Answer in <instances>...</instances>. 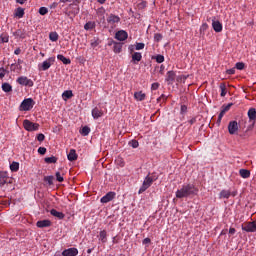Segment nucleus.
Listing matches in <instances>:
<instances>
[{
	"label": "nucleus",
	"instance_id": "1",
	"mask_svg": "<svg viewBox=\"0 0 256 256\" xmlns=\"http://www.w3.org/2000/svg\"><path fill=\"white\" fill-rule=\"evenodd\" d=\"M199 193V190L193 184H184L180 189L176 191L177 199H185L187 197H193Z\"/></svg>",
	"mask_w": 256,
	"mask_h": 256
},
{
	"label": "nucleus",
	"instance_id": "2",
	"mask_svg": "<svg viewBox=\"0 0 256 256\" xmlns=\"http://www.w3.org/2000/svg\"><path fill=\"white\" fill-rule=\"evenodd\" d=\"M154 181H157V177L147 175L143 181L142 186L140 187V189L138 191L139 195H141V193H145V190L149 189V187H151V185H153Z\"/></svg>",
	"mask_w": 256,
	"mask_h": 256
},
{
	"label": "nucleus",
	"instance_id": "3",
	"mask_svg": "<svg viewBox=\"0 0 256 256\" xmlns=\"http://www.w3.org/2000/svg\"><path fill=\"white\" fill-rule=\"evenodd\" d=\"M35 105V101L32 98L24 99L20 105V111H31Z\"/></svg>",
	"mask_w": 256,
	"mask_h": 256
},
{
	"label": "nucleus",
	"instance_id": "4",
	"mask_svg": "<svg viewBox=\"0 0 256 256\" xmlns=\"http://www.w3.org/2000/svg\"><path fill=\"white\" fill-rule=\"evenodd\" d=\"M23 127L26 131H39V124L33 123L28 119L23 121Z\"/></svg>",
	"mask_w": 256,
	"mask_h": 256
},
{
	"label": "nucleus",
	"instance_id": "5",
	"mask_svg": "<svg viewBox=\"0 0 256 256\" xmlns=\"http://www.w3.org/2000/svg\"><path fill=\"white\" fill-rule=\"evenodd\" d=\"M242 231H246V233H255L256 221L246 222L242 224Z\"/></svg>",
	"mask_w": 256,
	"mask_h": 256
},
{
	"label": "nucleus",
	"instance_id": "6",
	"mask_svg": "<svg viewBox=\"0 0 256 256\" xmlns=\"http://www.w3.org/2000/svg\"><path fill=\"white\" fill-rule=\"evenodd\" d=\"M19 85H24L25 87H33V80L27 78V76L18 77L16 80Z\"/></svg>",
	"mask_w": 256,
	"mask_h": 256
},
{
	"label": "nucleus",
	"instance_id": "7",
	"mask_svg": "<svg viewBox=\"0 0 256 256\" xmlns=\"http://www.w3.org/2000/svg\"><path fill=\"white\" fill-rule=\"evenodd\" d=\"M55 63V57H50L41 64V70L47 71Z\"/></svg>",
	"mask_w": 256,
	"mask_h": 256
},
{
	"label": "nucleus",
	"instance_id": "8",
	"mask_svg": "<svg viewBox=\"0 0 256 256\" xmlns=\"http://www.w3.org/2000/svg\"><path fill=\"white\" fill-rule=\"evenodd\" d=\"M228 131H229L230 135H235L237 133V131H239V124L237 123V121L229 122Z\"/></svg>",
	"mask_w": 256,
	"mask_h": 256
},
{
	"label": "nucleus",
	"instance_id": "9",
	"mask_svg": "<svg viewBox=\"0 0 256 256\" xmlns=\"http://www.w3.org/2000/svg\"><path fill=\"white\" fill-rule=\"evenodd\" d=\"M127 37H129V34H127V31L125 30H119L115 34V39L118 41H126Z\"/></svg>",
	"mask_w": 256,
	"mask_h": 256
},
{
	"label": "nucleus",
	"instance_id": "10",
	"mask_svg": "<svg viewBox=\"0 0 256 256\" xmlns=\"http://www.w3.org/2000/svg\"><path fill=\"white\" fill-rule=\"evenodd\" d=\"M115 195V192H108L100 201L101 203H109L115 199Z\"/></svg>",
	"mask_w": 256,
	"mask_h": 256
},
{
	"label": "nucleus",
	"instance_id": "11",
	"mask_svg": "<svg viewBox=\"0 0 256 256\" xmlns=\"http://www.w3.org/2000/svg\"><path fill=\"white\" fill-rule=\"evenodd\" d=\"M63 256H77L79 255V250L77 248H69L62 252Z\"/></svg>",
	"mask_w": 256,
	"mask_h": 256
},
{
	"label": "nucleus",
	"instance_id": "12",
	"mask_svg": "<svg viewBox=\"0 0 256 256\" xmlns=\"http://www.w3.org/2000/svg\"><path fill=\"white\" fill-rule=\"evenodd\" d=\"M212 27L216 33H221L223 31V24H221V22L218 20L212 21Z\"/></svg>",
	"mask_w": 256,
	"mask_h": 256
},
{
	"label": "nucleus",
	"instance_id": "13",
	"mask_svg": "<svg viewBox=\"0 0 256 256\" xmlns=\"http://www.w3.org/2000/svg\"><path fill=\"white\" fill-rule=\"evenodd\" d=\"M248 117L250 119V123H252V125H255V121H256V109L255 108H250L248 110Z\"/></svg>",
	"mask_w": 256,
	"mask_h": 256
},
{
	"label": "nucleus",
	"instance_id": "14",
	"mask_svg": "<svg viewBox=\"0 0 256 256\" xmlns=\"http://www.w3.org/2000/svg\"><path fill=\"white\" fill-rule=\"evenodd\" d=\"M119 21H121V18L114 14H110L107 18V22L111 25H115V23H119Z\"/></svg>",
	"mask_w": 256,
	"mask_h": 256
},
{
	"label": "nucleus",
	"instance_id": "15",
	"mask_svg": "<svg viewBox=\"0 0 256 256\" xmlns=\"http://www.w3.org/2000/svg\"><path fill=\"white\" fill-rule=\"evenodd\" d=\"M141 59H143V55L140 52H134L132 54V63H134V65H137Z\"/></svg>",
	"mask_w": 256,
	"mask_h": 256
},
{
	"label": "nucleus",
	"instance_id": "16",
	"mask_svg": "<svg viewBox=\"0 0 256 256\" xmlns=\"http://www.w3.org/2000/svg\"><path fill=\"white\" fill-rule=\"evenodd\" d=\"M109 45H113L114 53H120L123 49V44L112 41Z\"/></svg>",
	"mask_w": 256,
	"mask_h": 256
},
{
	"label": "nucleus",
	"instance_id": "17",
	"mask_svg": "<svg viewBox=\"0 0 256 256\" xmlns=\"http://www.w3.org/2000/svg\"><path fill=\"white\" fill-rule=\"evenodd\" d=\"M92 117H93V119H99V117H103V110L95 107L92 110Z\"/></svg>",
	"mask_w": 256,
	"mask_h": 256
},
{
	"label": "nucleus",
	"instance_id": "18",
	"mask_svg": "<svg viewBox=\"0 0 256 256\" xmlns=\"http://www.w3.org/2000/svg\"><path fill=\"white\" fill-rule=\"evenodd\" d=\"M36 226L40 229H43L44 227H51V221L49 220H40L36 223Z\"/></svg>",
	"mask_w": 256,
	"mask_h": 256
},
{
	"label": "nucleus",
	"instance_id": "19",
	"mask_svg": "<svg viewBox=\"0 0 256 256\" xmlns=\"http://www.w3.org/2000/svg\"><path fill=\"white\" fill-rule=\"evenodd\" d=\"M58 61H62L64 65H71V59L64 57L63 54L57 55Z\"/></svg>",
	"mask_w": 256,
	"mask_h": 256
},
{
	"label": "nucleus",
	"instance_id": "20",
	"mask_svg": "<svg viewBox=\"0 0 256 256\" xmlns=\"http://www.w3.org/2000/svg\"><path fill=\"white\" fill-rule=\"evenodd\" d=\"M68 161H77V152L75 149H71L67 155Z\"/></svg>",
	"mask_w": 256,
	"mask_h": 256
},
{
	"label": "nucleus",
	"instance_id": "21",
	"mask_svg": "<svg viewBox=\"0 0 256 256\" xmlns=\"http://www.w3.org/2000/svg\"><path fill=\"white\" fill-rule=\"evenodd\" d=\"M239 173L243 179H249L251 177V172L247 169H240Z\"/></svg>",
	"mask_w": 256,
	"mask_h": 256
},
{
	"label": "nucleus",
	"instance_id": "22",
	"mask_svg": "<svg viewBox=\"0 0 256 256\" xmlns=\"http://www.w3.org/2000/svg\"><path fill=\"white\" fill-rule=\"evenodd\" d=\"M145 97L146 95L142 91L134 93V98L136 99V101H145Z\"/></svg>",
	"mask_w": 256,
	"mask_h": 256
},
{
	"label": "nucleus",
	"instance_id": "23",
	"mask_svg": "<svg viewBox=\"0 0 256 256\" xmlns=\"http://www.w3.org/2000/svg\"><path fill=\"white\" fill-rule=\"evenodd\" d=\"M166 81L168 83H173L175 81V72L174 71H168L166 74Z\"/></svg>",
	"mask_w": 256,
	"mask_h": 256
},
{
	"label": "nucleus",
	"instance_id": "24",
	"mask_svg": "<svg viewBox=\"0 0 256 256\" xmlns=\"http://www.w3.org/2000/svg\"><path fill=\"white\" fill-rule=\"evenodd\" d=\"M51 215H53V217H57V219H65V214H63L62 212H59L55 209H52L50 211Z\"/></svg>",
	"mask_w": 256,
	"mask_h": 256
},
{
	"label": "nucleus",
	"instance_id": "25",
	"mask_svg": "<svg viewBox=\"0 0 256 256\" xmlns=\"http://www.w3.org/2000/svg\"><path fill=\"white\" fill-rule=\"evenodd\" d=\"M15 37H19V39H25L26 37V32L23 29H18L14 32Z\"/></svg>",
	"mask_w": 256,
	"mask_h": 256
},
{
	"label": "nucleus",
	"instance_id": "26",
	"mask_svg": "<svg viewBox=\"0 0 256 256\" xmlns=\"http://www.w3.org/2000/svg\"><path fill=\"white\" fill-rule=\"evenodd\" d=\"M220 199H229L231 197L230 190H222L219 194Z\"/></svg>",
	"mask_w": 256,
	"mask_h": 256
},
{
	"label": "nucleus",
	"instance_id": "27",
	"mask_svg": "<svg viewBox=\"0 0 256 256\" xmlns=\"http://www.w3.org/2000/svg\"><path fill=\"white\" fill-rule=\"evenodd\" d=\"M2 91H4V93H11V91H13V86H11V84L5 82L2 84Z\"/></svg>",
	"mask_w": 256,
	"mask_h": 256
},
{
	"label": "nucleus",
	"instance_id": "28",
	"mask_svg": "<svg viewBox=\"0 0 256 256\" xmlns=\"http://www.w3.org/2000/svg\"><path fill=\"white\" fill-rule=\"evenodd\" d=\"M71 97H73V91L71 90H66L62 94V99H64V101H67V99H71Z\"/></svg>",
	"mask_w": 256,
	"mask_h": 256
},
{
	"label": "nucleus",
	"instance_id": "29",
	"mask_svg": "<svg viewBox=\"0 0 256 256\" xmlns=\"http://www.w3.org/2000/svg\"><path fill=\"white\" fill-rule=\"evenodd\" d=\"M99 240L102 243H107V231H105V230L100 231Z\"/></svg>",
	"mask_w": 256,
	"mask_h": 256
},
{
	"label": "nucleus",
	"instance_id": "30",
	"mask_svg": "<svg viewBox=\"0 0 256 256\" xmlns=\"http://www.w3.org/2000/svg\"><path fill=\"white\" fill-rule=\"evenodd\" d=\"M23 15H25V10L21 7L17 8L15 11V17H18V19H22Z\"/></svg>",
	"mask_w": 256,
	"mask_h": 256
},
{
	"label": "nucleus",
	"instance_id": "31",
	"mask_svg": "<svg viewBox=\"0 0 256 256\" xmlns=\"http://www.w3.org/2000/svg\"><path fill=\"white\" fill-rule=\"evenodd\" d=\"M0 43L3 44V43H9V34L7 33H2L0 35Z\"/></svg>",
	"mask_w": 256,
	"mask_h": 256
},
{
	"label": "nucleus",
	"instance_id": "32",
	"mask_svg": "<svg viewBox=\"0 0 256 256\" xmlns=\"http://www.w3.org/2000/svg\"><path fill=\"white\" fill-rule=\"evenodd\" d=\"M81 135H83V137H87V135H89V133H91V128H89L88 126H84L81 130H80Z\"/></svg>",
	"mask_w": 256,
	"mask_h": 256
},
{
	"label": "nucleus",
	"instance_id": "33",
	"mask_svg": "<svg viewBox=\"0 0 256 256\" xmlns=\"http://www.w3.org/2000/svg\"><path fill=\"white\" fill-rule=\"evenodd\" d=\"M50 41H59V34L57 32H50L49 34Z\"/></svg>",
	"mask_w": 256,
	"mask_h": 256
},
{
	"label": "nucleus",
	"instance_id": "34",
	"mask_svg": "<svg viewBox=\"0 0 256 256\" xmlns=\"http://www.w3.org/2000/svg\"><path fill=\"white\" fill-rule=\"evenodd\" d=\"M10 170L14 173H17V171H19V163L18 162H12L10 164Z\"/></svg>",
	"mask_w": 256,
	"mask_h": 256
},
{
	"label": "nucleus",
	"instance_id": "35",
	"mask_svg": "<svg viewBox=\"0 0 256 256\" xmlns=\"http://www.w3.org/2000/svg\"><path fill=\"white\" fill-rule=\"evenodd\" d=\"M84 29L86 31H91V29H95V22H87L85 25H84Z\"/></svg>",
	"mask_w": 256,
	"mask_h": 256
},
{
	"label": "nucleus",
	"instance_id": "36",
	"mask_svg": "<svg viewBox=\"0 0 256 256\" xmlns=\"http://www.w3.org/2000/svg\"><path fill=\"white\" fill-rule=\"evenodd\" d=\"M45 163H57V157L52 156V157H47L44 159Z\"/></svg>",
	"mask_w": 256,
	"mask_h": 256
},
{
	"label": "nucleus",
	"instance_id": "37",
	"mask_svg": "<svg viewBox=\"0 0 256 256\" xmlns=\"http://www.w3.org/2000/svg\"><path fill=\"white\" fill-rule=\"evenodd\" d=\"M54 179H55V177H53V176H45V177H44V181H45L46 183H48V185H53Z\"/></svg>",
	"mask_w": 256,
	"mask_h": 256
},
{
	"label": "nucleus",
	"instance_id": "38",
	"mask_svg": "<svg viewBox=\"0 0 256 256\" xmlns=\"http://www.w3.org/2000/svg\"><path fill=\"white\" fill-rule=\"evenodd\" d=\"M220 89H221V97H225L227 95V88L225 87V84H221L220 85Z\"/></svg>",
	"mask_w": 256,
	"mask_h": 256
},
{
	"label": "nucleus",
	"instance_id": "39",
	"mask_svg": "<svg viewBox=\"0 0 256 256\" xmlns=\"http://www.w3.org/2000/svg\"><path fill=\"white\" fill-rule=\"evenodd\" d=\"M155 59H156V63H163V61H165V56L159 54V55H157V56L155 57Z\"/></svg>",
	"mask_w": 256,
	"mask_h": 256
},
{
	"label": "nucleus",
	"instance_id": "40",
	"mask_svg": "<svg viewBox=\"0 0 256 256\" xmlns=\"http://www.w3.org/2000/svg\"><path fill=\"white\" fill-rule=\"evenodd\" d=\"M236 69H238L239 71H243V69H245V63L237 62L236 63Z\"/></svg>",
	"mask_w": 256,
	"mask_h": 256
},
{
	"label": "nucleus",
	"instance_id": "41",
	"mask_svg": "<svg viewBox=\"0 0 256 256\" xmlns=\"http://www.w3.org/2000/svg\"><path fill=\"white\" fill-rule=\"evenodd\" d=\"M39 13L40 15H47V13H49V9H47V7H40Z\"/></svg>",
	"mask_w": 256,
	"mask_h": 256
},
{
	"label": "nucleus",
	"instance_id": "42",
	"mask_svg": "<svg viewBox=\"0 0 256 256\" xmlns=\"http://www.w3.org/2000/svg\"><path fill=\"white\" fill-rule=\"evenodd\" d=\"M135 49L136 51H141L142 49H145V43H136Z\"/></svg>",
	"mask_w": 256,
	"mask_h": 256
},
{
	"label": "nucleus",
	"instance_id": "43",
	"mask_svg": "<svg viewBox=\"0 0 256 256\" xmlns=\"http://www.w3.org/2000/svg\"><path fill=\"white\" fill-rule=\"evenodd\" d=\"M56 180H57L59 183H63L64 178H63V176L61 175V172H56Z\"/></svg>",
	"mask_w": 256,
	"mask_h": 256
},
{
	"label": "nucleus",
	"instance_id": "44",
	"mask_svg": "<svg viewBox=\"0 0 256 256\" xmlns=\"http://www.w3.org/2000/svg\"><path fill=\"white\" fill-rule=\"evenodd\" d=\"M129 145L133 147V149H137V147H139V142L137 140H132L129 142Z\"/></svg>",
	"mask_w": 256,
	"mask_h": 256
},
{
	"label": "nucleus",
	"instance_id": "45",
	"mask_svg": "<svg viewBox=\"0 0 256 256\" xmlns=\"http://www.w3.org/2000/svg\"><path fill=\"white\" fill-rule=\"evenodd\" d=\"M38 153H39L40 155H45V154L47 153V148H45V147H39V148H38Z\"/></svg>",
	"mask_w": 256,
	"mask_h": 256
},
{
	"label": "nucleus",
	"instance_id": "46",
	"mask_svg": "<svg viewBox=\"0 0 256 256\" xmlns=\"http://www.w3.org/2000/svg\"><path fill=\"white\" fill-rule=\"evenodd\" d=\"M37 141H39L40 143L45 141V134H42V133L38 134Z\"/></svg>",
	"mask_w": 256,
	"mask_h": 256
},
{
	"label": "nucleus",
	"instance_id": "47",
	"mask_svg": "<svg viewBox=\"0 0 256 256\" xmlns=\"http://www.w3.org/2000/svg\"><path fill=\"white\" fill-rule=\"evenodd\" d=\"M207 29H209V25H207V23H204L200 27V32L203 33V31H207Z\"/></svg>",
	"mask_w": 256,
	"mask_h": 256
},
{
	"label": "nucleus",
	"instance_id": "48",
	"mask_svg": "<svg viewBox=\"0 0 256 256\" xmlns=\"http://www.w3.org/2000/svg\"><path fill=\"white\" fill-rule=\"evenodd\" d=\"M161 39H163V35H161V34H159V33H156L155 35H154V40L155 41H161Z\"/></svg>",
	"mask_w": 256,
	"mask_h": 256
},
{
	"label": "nucleus",
	"instance_id": "49",
	"mask_svg": "<svg viewBox=\"0 0 256 256\" xmlns=\"http://www.w3.org/2000/svg\"><path fill=\"white\" fill-rule=\"evenodd\" d=\"M233 104L232 103H230V104H228V105H226V106H223L222 107V111H224V113H227V111H229V109H231V106H232Z\"/></svg>",
	"mask_w": 256,
	"mask_h": 256
},
{
	"label": "nucleus",
	"instance_id": "50",
	"mask_svg": "<svg viewBox=\"0 0 256 256\" xmlns=\"http://www.w3.org/2000/svg\"><path fill=\"white\" fill-rule=\"evenodd\" d=\"M159 89V83L155 82L151 86L152 91H157Z\"/></svg>",
	"mask_w": 256,
	"mask_h": 256
},
{
	"label": "nucleus",
	"instance_id": "51",
	"mask_svg": "<svg viewBox=\"0 0 256 256\" xmlns=\"http://www.w3.org/2000/svg\"><path fill=\"white\" fill-rule=\"evenodd\" d=\"M145 7H147V2H140V3L138 4V8H139V9H145Z\"/></svg>",
	"mask_w": 256,
	"mask_h": 256
},
{
	"label": "nucleus",
	"instance_id": "52",
	"mask_svg": "<svg viewBox=\"0 0 256 256\" xmlns=\"http://www.w3.org/2000/svg\"><path fill=\"white\" fill-rule=\"evenodd\" d=\"M99 45V41L98 40H92L91 41V47H93L95 49V47H97Z\"/></svg>",
	"mask_w": 256,
	"mask_h": 256
},
{
	"label": "nucleus",
	"instance_id": "53",
	"mask_svg": "<svg viewBox=\"0 0 256 256\" xmlns=\"http://www.w3.org/2000/svg\"><path fill=\"white\" fill-rule=\"evenodd\" d=\"M226 73L227 75H235V68L228 69Z\"/></svg>",
	"mask_w": 256,
	"mask_h": 256
},
{
	"label": "nucleus",
	"instance_id": "54",
	"mask_svg": "<svg viewBox=\"0 0 256 256\" xmlns=\"http://www.w3.org/2000/svg\"><path fill=\"white\" fill-rule=\"evenodd\" d=\"M5 77V68H0V79H3Z\"/></svg>",
	"mask_w": 256,
	"mask_h": 256
},
{
	"label": "nucleus",
	"instance_id": "55",
	"mask_svg": "<svg viewBox=\"0 0 256 256\" xmlns=\"http://www.w3.org/2000/svg\"><path fill=\"white\" fill-rule=\"evenodd\" d=\"M224 115H225V111H222V110H221V112H220V114H219V116H218V121H219V122H221V119H223Z\"/></svg>",
	"mask_w": 256,
	"mask_h": 256
},
{
	"label": "nucleus",
	"instance_id": "56",
	"mask_svg": "<svg viewBox=\"0 0 256 256\" xmlns=\"http://www.w3.org/2000/svg\"><path fill=\"white\" fill-rule=\"evenodd\" d=\"M97 13H98V15H103V13H105V8H103V7L99 8Z\"/></svg>",
	"mask_w": 256,
	"mask_h": 256
},
{
	"label": "nucleus",
	"instance_id": "57",
	"mask_svg": "<svg viewBox=\"0 0 256 256\" xmlns=\"http://www.w3.org/2000/svg\"><path fill=\"white\" fill-rule=\"evenodd\" d=\"M149 243H151V239L150 238H145L143 240V245H149Z\"/></svg>",
	"mask_w": 256,
	"mask_h": 256
},
{
	"label": "nucleus",
	"instance_id": "58",
	"mask_svg": "<svg viewBox=\"0 0 256 256\" xmlns=\"http://www.w3.org/2000/svg\"><path fill=\"white\" fill-rule=\"evenodd\" d=\"M235 233H237V230H235V228H230L229 229V234L230 235H235Z\"/></svg>",
	"mask_w": 256,
	"mask_h": 256
},
{
	"label": "nucleus",
	"instance_id": "59",
	"mask_svg": "<svg viewBox=\"0 0 256 256\" xmlns=\"http://www.w3.org/2000/svg\"><path fill=\"white\" fill-rule=\"evenodd\" d=\"M14 54H15V55H21V48H17V49L14 51Z\"/></svg>",
	"mask_w": 256,
	"mask_h": 256
},
{
	"label": "nucleus",
	"instance_id": "60",
	"mask_svg": "<svg viewBox=\"0 0 256 256\" xmlns=\"http://www.w3.org/2000/svg\"><path fill=\"white\" fill-rule=\"evenodd\" d=\"M161 99H167V96L166 95H164V94H162L161 95V97H159L158 99H157V101H158V103L161 101Z\"/></svg>",
	"mask_w": 256,
	"mask_h": 256
},
{
	"label": "nucleus",
	"instance_id": "61",
	"mask_svg": "<svg viewBox=\"0 0 256 256\" xmlns=\"http://www.w3.org/2000/svg\"><path fill=\"white\" fill-rule=\"evenodd\" d=\"M181 111H182V112L187 111V106H181Z\"/></svg>",
	"mask_w": 256,
	"mask_h": 256
},
{
	"label": "nucleus",
	"instance_id": "62",
	"mask_svg": "<svg viewBox=\"0 0 256 256\" xmlns=\"http://www.w3.org/2000/svg\"><path fill=\"white\" fill-rule=\"evenodd\" d=\"M17 1V3H20V5H23V3H25V1H27V0H16Z\"/></svg>",
	"mask_w": 256,
	"mask_h": 256
},
{
	"label": "nucleus",
	"instance_id": "63",
	"mask_svg": "<svg viewBox=\"0 0 256 256\" xmlns=\"http://www.w3.org/2000/svg\"><path fill=\"white\" fill-rule=\"evenodd\" d=\"M97 1H98V3H100V5H104L105 1H107V0H97Z\"/></svg>",
	"mask_w": 256,
	"mask_h": 256
},
{
	"label": "nucleus",
	"instance_id": "64",
	"mask_svg": "<svg viewBox=\"0 0 256 256\" xmlns=\"http://www.w3.org/2000/svg\"><path fill=\"white\" fill-rule=\"evenodd\" d=\"M71 0H60V3H69Z\"/></svg>",
	"mask_w": 256,
	"mask_h": 256
}]
</instances>
